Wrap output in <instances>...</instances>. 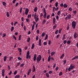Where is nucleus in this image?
I'll list each match as a JSON object with an SVG mask.
<instances>
[{"label":"nucleus","mask_w":78,"mask_h":78,"mask_svg":"<svg viewBox=\"0 0 78 78\" xmlns=\"http://www.w3.org/2000/svg\"><path fill=\"white\" fill-rule=\"evenodd\" d=\"M41 58L42 56L41 55H39L38 56L37 58V63H39V62L41 61Z\"/></svg>","instance_id":"1"},{"label":"nucleus","mask_w":78,"mask_h":78,"mask_svg":"<svg viewBox=\"0 0 78 78\" xmlns=\"http://www.w3.org/2000/svg\"><path fill=\"white\" fill-rule=\"evenodd\" d=\"M27 59H30L31 58V55H30V51H28L27 53V56H26Z\"/></svg>","instance_id":"2"},{"label":"nucleus","mask_w":78,"mask_h":78,"mask_svg":"<svg viewBox=\"0 0 78 78\" xmlns=\"http://www.w3.org/2000/svg\"><path fill=\"white\" fill-rule=\"evenodd\" d=\"M72 27L74 29H75L76 27V22L73 21L72 23Z\"/></svg>","instance_id":"3"},{"label":"nucleus","mask_w":78,"mask_h":78,"mask_svg":"<svg viewBox=\"0 0 78 78\" xmlns=\"http://www.w3.org/2000/svg\"><path fill=\"white\" fill-rule=\"evenodd\" d=\"M43 12L44 13V15L43 17L44 19H45L47 16V13H46V11H45V8H43Z\"/></svg>","instance_id":"4"},{"label":"nucleus","mask_w":78,"mask_h":78,"mask_svg":"<svg viewBox=\"0 0 78 78\" xmlns=\"http://www.w3.org/2000/svg\"><path fill=\"white\" fill-rule=\"evenodd\" d=\"M29 12V9H26L25 11V14L26 15H27V14H28Z\"/></svg>","instance_id":"5"},{"label":"nucleus","mask_w":78,"mask_h":78,"mask_svg":"<svg viewBox=\"0 0 78 78\" xmlns=\"http://www.w3.org/2000/svg\"><path fill=\"white\" fill-rule=\"evenodd\" d=\"M2 75L3 77H4L5 76V69L2 70Z\"/></svg>","instance_id":"6"},{"label":"nucleus","mask_w":78,"mask_h":78,"mask_svg":"<svg viewBox=\"0 0 78 78\" xmlns=\"http://www.w3.org/2000/svg\"><path fill=\"white\" fill-rule=\"evenodd\" d=\"M70 67L71 69H73L75 68V66L72 64H71L70 65Z\"/></svg>","instance_id":"7"},{"label":"nucleus","mask_w":78,"mask_h":78,"mask_svg":"<svg viewBox=\"0 0 78 78\" xmlns=\"http://www.w3.org/2000/svg\"><path fill=\"white\" fill-rule=\"evenodd\" d=\"M36 58H37V55H36V54H35L34 57V61H36Z\"/></svg>","instance_id":"8"},{"label":"nucleus","mask_w":78,"mask_h":78,"mask_svg":"<svg viewBox=\"0 0 78 78\" xmlns=\"http://www.w3.org/2000/svg\"><path fill=\"white\" fill-rule=\"evenodd\" d=\"M41 42H42V40L41 39H39V46H41L42 45Z\"/></svg>","instance_id":"9"},{"label":"nucleus","mask_w":78,"mask_h":78,"mask_svg":"<svg viewBox=\"0 0 78 78\" xmlns=\"http://www.w3.org/2000/svg\"><path fill=\"white\" fill-rule=\"evenodd\" d=\"M78 37V34L76 32H75L74 34V37L75 38H76Z\"/></svg>","instance_id":"10"},{"label":"nucleus","mask_w":78,"mask_h":78,"mask_svg":"<svg viewBox=\"0 0 78 78\" xmlns=\"http://www.w3.org/2000/svg\"><path fill=\"white\" fill-rule=\"evenodd\" d=\"M31 72V69H29L28 70V72L27 73V75H30V73Z\"/></svg>","instance_id":"11"},{"label":"nucleus","mask_w":78,"mask_h":78,"mask_svg":"<svg viewBox=\"0 0 78 78\" xmlns=\"http://www.w3.org/2000/svg\"><path fill=\"white\" fill-rule=\"evenodd\" d=\"M50 60H51V56L50 55H49L48 59V62H50Z\"/></svg>","instance_id":"12"},{"label":"nucleus","mask_w":78,"mask_h":78,"mask_svg":"<svg viewBox=\"0 0 78 78\" xmlns=\"http://www.w3.org/2000/svg\"><path fill=\"white\" fill-rule=\"evenodd\" d=\"M45 32H43L42 34H41V36L42 37H44L45 36Z\"/></svg>","instance_id":"13"},{"label":"nucleus","mask_w":78,"mask_h":78,"mask_svg":"<svg viewBox=\"0 0 78 78\" xmlns=\"http://www.w3.org/2000/svg\"><path fill=\"white\" fill-rule=\"evenodd\" d=\"M34 19L35 20L36 22H37L39 20V18L37 17L36 18H34Z\"/></svg>","instance_id":"14"},{"label":"nucleus","mask_w":78,"mask_h":78,"mask_svg":"<svg viewBox=\"0 0 78 78\" xmlns=\"http://www.w3.org/2000/svg\"><path fill=\"white\" fill-rule=\"evenodd\" d=\"M67 6H68V5L66 4H64L63 5V7L65 8H67Z\"/></svg>","instance_id":"15"},{"label":"nucleus","mask_w":78,"mask_h":78,"mask_svg":"<svg viewBox=\"0 0 78 78\" xmlns=\"http://www.w3.org/2000/svg\"><path fill=\"white\" fill-rule=\"evenodd\" d=\"M46 75L48 78H49L50 77V75H49V73H46Z\"/></svg>","instance_id":"16"},{"label":"nucleus","mask_w":78,"mask_h":78,"mask_svg":"<svg viewBox=\"0 0 78 78\" xmlns=\"http://www.w3.org/2000/svg\"><path fill=\"white\" fill-rule=\"evenodd\" d=\"M20 78V75H16L15 76V78Z\"/></svg>","instance_id":"17"},{"label":"nucleus","mask_w":78,"mask_h":78,"mask_svg":"<svg viewBox=\"0 0 78 78\" xmlns=\"http://www.w3.org/2000/svg\"><path fill=\"white\" fill-rule=\"evenodd\" d=\"M78 56L77 57L76 56L75 57H74L72 59V60H74V59H78Z\"/></svg>","instance_id":"18"},{"label":"nucleus","mask_w":78,"mask_h":78,"mask_svg":"<svg viewBox=\"0 0 78 78\" xmlns=\"http://www.w3.org/2000/svg\"><path fill=\"white\" fill-rule=\"evenodd\" d=\"M53 22L54 24L55 23V22H56V19L55 18H53Z\"/></svg>","instance_id":"19"},{"label":"nucleus","mask_w":78,"mask_h":78,"mask_svg":"<svg viewBox=\"0 0 78 78\" xmlns=\"http://www.w3.org/2000/svg\"><path fill=\"white\" fill-rule=\"evenodd\" d=\"M54 55H55V52L53 51L51 52V56H53Z\"/></svg>","instance_id":"20"},{"label":"nucleus","mask_w":78,"mask_h":78,"mask_svg":"<svg viewBox=\"0 0 78 78\" xmlns=\"http://www.w3.org/2000/svg\"><path fill=\"white\" fill-rule=\"evenodd\" d=\"M2 4L3 6H5V7H6V3L5 2H3Z\"/></svg>","instance_id":"21"},{"label":"nucleus","mask_w":78,"mask_h":78,"mask_svg":"<svg viewBox=\"0 0 78 78\" xmlns=\"http://www.w3.org/2000/svg\"><path fill=\"white\" fill-rule=\"evenodd\" d=\"M33 72H34L36 71V68H35V66H33Z\"/></svg>","instance_id":"22"},{"label":"nucleus","mask_w":78,"mask_h":78,"mask_svg":"<svg viewBox=\"0 0 78 78\" xmlns=\"http://www.w3.org/2000/svg\"><path fill=\"white\" fill-rule=\"evenodd\" d=\"M45 23H46V20H43L42 22L43 25H44V24H45Z\"/></svg>","instance_id":"23"},{"label":"nucleus","mask_w":78,"mask_h":78,"mask_svg":"<svg viewBox=\"0 0 78 78\" xmlns=\"http://www.w3.org/2000/svg\"><path fill=\"white\" fill-rule=\"evenodd\" d=\"M7 57L6 56H4V61H6Z\"/></svg>","instance_id":"24"},{"label":"nucleus","mask_w":78,"mask_h":78,"mask_svg":"<svg viewBox=\"0 0 78 78\" xmlns=\"http://www.w3.org/2000/svg\"><path fill=\"white\" fill-rule=\"evenodd\" d=\"M14 27L12 26L11 27V31H13V30H14Z\"/></svg>","instance_id":"25"},{"label":"nucleus","mask_w":78,"mask_h":78,"mask_svg":"<svg viewBox=\"0 0 78 78\" xmlns=\"http://www.w3.org/2000/svg\"><path fill=\"white\" fill-rule=\"evenodd\" d=\"M37 7H35L34 9V12H36L37 11Z\"/></svg>","instance_id":"26"},{"label":"nucleus","mask_w":78,"mask_h":78,"mask_svg":"<svg viewBox=\"0 0 78 78\" xmlns=\"http://www.w3.org/2000/svg\"><path fill=\"white\" fill-rule=\"evenodd\" d=\"M18 50L19 51L20 53H21V52H22V49H21L20 48H19L18 49Z\"/></svg>","instance_id":"27"},{"label":"nucleus","mask_w":78,"mask_h":78,"mask_svg":"<svg viewBox=\"0 0 78 78\" xmlns=\"http://www.w3.org/2000/svg\"><path fill=\"white\" fill-rule=\"evenodd\" d=\"M17 70H16L15 71H14V73H13V74H14V75H16V74H17Z\"/></svg>","instance_id":"28"},{"label":"nucleus","mask_w":78,"mask_h":78,"mask_svg":"<svg viewBox=\"0 0 78 78\" xmlns=\"http://www.w3.org/2000/svg\"><path fill=\"white\" fill-rule=\"evenodd\" d=\"M64 54H63L61 56L60 59H62L63 58H64Z\"/></svg>","instance_id":"29"},{"label":"nucleus","mask_w":78,"mask_h":78,"mask_svg":"<svg viewBox=\"0 0 78 78\" xmlns=\"http://www.w3.org/2000/svg\"><path fill=\"white\" fill-rule=\"evenodd\" d=\"M48 38V35L46 34V37L44 38L45 40H47V39Z\"/></svg>","instance_id":"30"},{"label":"nucleus","mask_w":78,"mask_h":78,"mask_svg":"<svg viewBox=\"0 0 78 78\" xmlns=\"http://www.w3.org/2000/svg\"><path fill=\"white\" fill-rule=\"evenodd\" d=\"M68 19H70V18H71V15H68V16H67Z\"/></svg>","instance_id":"31"},{"label":"nucleus","mask_w":78,"mask_h":78,"mask_svg":"<svg viewBox=\"0 0 78 78\" xmlns=\"http://www.w3.org/2000/svg\"><path fill=\"white\" fill-rule=\"evenodd\" d=\"M6 16L7 17H8L9 16V12H6Z\"/></svg>","instance_id":"32"},{"label":"nucleus","mask_w":78,"mask_h":78,"mask_svg":"<svg viewBox=\"0 0 78 78\" xmlns=\"http://www.w3.org/2000/svg\"><path fill=\"white\" fill-rule=\"evenodd\" d=\"M13 38L14 39L15 41H16V40H17V38H16V36H15V35H13Z\"/></svg>","instance_id":"33"},{"label":"nucleus","mask_w":78,"mask_h":78,"mask_svg":"<svg viewBox=\"0 0 78 78\" xmlns=\"http://www.w3.org/2000/svg\"><path fill=\"white\" fill-rule=\"evenodd\" d=\"M13 59V57H11V56L9 57V59L10 61H11V59Z\"/></svg>","instance_id":"34"},{"label":"nucleus","mask_w":78,"mask_h":78,"mask_svg":"<svg viewBox=\"0 0 78 78\" xmlns=\"http://www.w3.org/2000/svg\"><path fill=\"white\" fill-rule=\"evenodd\" d=\"M57 27V25L55 24L53 27V29H55Z\"/></svg>","instance_id":"35"},{"label":"nucleus","mask_w":78,"mask_h":78,"mask_svg":"<svg viewBox=\"0 0 78 78\" xmlns=\"http://www.w3.org/2000/svg\"><path fill=\"white\" fill-rule=\"evenodd\" d=\"M71 43V41L70 40L68 41H67V44H70Z\"/></svg>","instance_id":"36"},{"label":"nucleus","mask_w":78,"mask_h":78,"mask_svg":"<svg viewBox=\"0 0 78 78\" xmlns=\"http://www.w3.org/2000/svg\"><path fill=\"white\" fill-rule=\"evenodd\" d=\"M34 44H33L32 45L31 49H33V48H34Z\"/></svg>","instance_id":"37"},{"label":"nucleus","mask_w":78,"mask_h":78,"mask_svg":"<svg viewBox=\"0 0 78 78\" xmlns=\"http://www.w3.org/2000/svg\"><path fill=\"white\" fill-rule=\"evenodd\" d=\"M55 7H57L58 6V2H56L55 3Z\"/></svg>","instance_id":"38"},{"label":"nucleus","mask_w":78,"mask_h":78,"mask_svg":"<svg viewBox=\"0 0 78 78\" xmlns=\"http://www.w3.org/2000/svg\"><path fill=\"white\" fill-rule=\"evenodd\" d=\"M30 38L29 37L27 38V42H30Z\"/></svg>","instance_id":"39"},{"label":"nucleus","mask_w":78,"mask_h":78,"mask_svg":"<svg viewBox=\"0 0 78 78\" xmlns=\"http://www.w3.org/2000/svg\"><path fill=\"white\" fill-rule=\"evenodd\" d=\"M38 16L36 15V13H34V18H36V17H38Z\"/></svg>","instance_id":"40"},{"label":"nucleus","mask_w":78,"mask_h":78,"mask_svg":"<svg viewBox=\"0 0 78 78\" xmlns=\"http://www.w3.org/2000/svg\"><path fill=\"white\" fill-rule=\"evenodd\" d=\"M5 36H6V34L4 33L2 35V37H5Z\"/></svg>","instance_id":"41"},{"label":"nucleus","mask_w":78,"mask_h":78,"mask_svg":"<svg viewBox=\"0 0 78 78\" xmlns=\"http://www.w3.org/2000/svg\"><path fill=\"white\" fill-rule=\"evenodd\" d=\"M34 25H33L32 27V30L33 31L34 30Z\"/></svg>","instance_id":"42"},{"label":"nucleus","mask_w":78,"mask_h":78,"mask_svg":"<svg viewBox=\"0 0 78 78\" xmlns=\"http://www.w3.org/2000/svg\"><path fill=\"white\" fill-rule=\"evenodd\" d=\"M19 4V3L18 2H16V4L15 5V6L16 7H17V6H18V5Z\"/></svg>","instance_id":"43"},{"label":"nucleus","mask_w":78,"mask_h":78,"mask_svg":"<svg viewBox=\"0 0 78 78\" xmlns=\"http://www.w3.org/2000/svg\"><path fill=\"white\" fill-rule=\"evenodd\" d=\"M20 66L21 67H23L24 66V63H22L20 65Z\"/></svg>","instance_id":"44"},{"label":"nucleus","mask_w":78,"mask_h":78,"mask_svg":"<svg viewBox=\"0 0 78 78\" xmlns=\"http://www.w3.org/2000/svg\"><path fill=\"white\" fill-rule=\"evenodd\" d=\"M18 23V22H15L14 25V26H16V24H17Z\"/></svg>","instance_id":"45"},{"label":"nucleus","mask_w":78,"mask_h":78,"mask_svg":"<svg viewBox=\"0 0 78 78\" xmlns=\"http://www.w3.org/2000/svg\"><path fill=\"white\" fill-rule=\"evenodd\" d=\"M49 74H51V73H53V71H50L49 72Z\"/></svg>","instance_id":"46"},{"label":"nucleus","mask_w":78,"mask_h":78,"mask_svg":"<svg viewBox=\"0 0 78 78\" xmlns=\"http://www.w3.org/2000/svg\"><path fill=\"white\" fill-rule=\"evenodd\" d=\"M47 44V42L45 41L44 42V45H46Z\"/></svg>","instance_id":"47"},{"label":"nucleus","mask_w":78,"mask_h":78,"mask_svg":"<svg viewBox=\"0 0 78 78\" xmlns=\"http://www.w3.org/2000/svg\"><path fill=\"white\" fill-rule=\"evenodd\" d=\"M56 7H53V12H55V10H56Z\"/></svg>","instance_id":"48"},{"label":"nucleus","mask_w":78,"mask_h":78,"mask_svg":"<svg viewBox=\"0 0 78 78\" xmlns=\"http://www.w3.org/2000/svg\"><path fill=\"white\" fill-rule=\"evenodd\" d=\"M62 75V72H60L59 73V76H61V75Z\"/></svg>","instance_id":"49"},{"label":"nucleus","mask_w":78,"mask_h":78,"mask_svg":"<svg viewBox=\"0 0 78 78\" xmlns=\"http://www.w3.org/2000/svg\"><path fill=\"white\" fill-rule=\"evenodd\" d=\"M31 17V14L27 16L28 18H30V17Z\"/></svg>","instance_id":"50"},{"label":"nucleus","mask_w":78,"mask_h":78,"mask_svg":"<svg viewBox=\"0 0 78 78\" xmlns=\"http://www.w3.org/2000/svg\"><path fill=\"white\" fill-rule=\"evenodd\" d=\"M22 8H20V12L21 13L22 12Z\"/></svg>","instance_id":"51"},{"label":"nucleus","mask_w":78,"mask_h":78,"mask_svg":"<svg viewBox=\"0 0 78 78\" xmlns=\"http://www.w3.org/2000/svg\"><path fill=\"white\" fill-rule=\"evenodd\" d=\"M60 12H61V11L59 10L58 11L57 13V15H59L60 14Z\"/></svg>","instance_id":"52"},{"label":"nucleus","mask_w":78,"mask_h":78,"mask_svg":"<svg viewBox=\"0 0 78 78\" xmlns=\"http://www.w3.org/2000/svg\"><path fill=\"white\" fill-rule=\"evenodd\" d=\"M58 30H57L55 32V34H58Z\"/></svg>","instance_id":"53"},{"label":"nucleus","mask_w":78,"mask_h":78,"mask_svg":"<svg viewBox=\"0 0 78 78\" xmlns=\"http://www.w3.org/2000/svg\"><path fill=\"white\" fill-rule=\"evenodd\" d=\"M18 59L19 60H22V58H21L20 57H18Z\"/></svg>","instance_id":"54"},{"label":"nucleus","mask_w":78,"mask_h":78,"mask_svg":"<svg viewBox=\"0 0 78 78\" xmlns=\"http://www.w3.org/2000/svg\"><path fill=\"white\" fill-rule=\"evenodd\" d=\"M51 17H54V16H55V14L54 13H53L51 15Z\"/></svg>","instance_id":"55"},{"label":"nucleus","mask_w":78,"mask_h":78,"mask_svg":"<svg viewBox=\"0 0 78 78\" xmlns=\"http://www.w3.org/2000/svg\"><path fill=\"white\" fill-rule=\"evenodd\" d=\"M60 6L62 7H63V6H64V4H63V3H61L60 4Z\"/></svg>","instance_id":"56"},{"label":"nucleus","mask_w":78,"mask_h":78,"mask_svg":"<svg viewBox=\"0 0 78 78\" xmlns=\"http://www.w3.org/2000/svg\"><path fill=\"white\" fill-rule=\"evenodd\" d=\"M64 44H66V43H67V40H64Z\"/></svg>","instance_id":"57"},{"label":"nucleus","mask_w":78,"mask_h":78,"mask_svg":"<svg viewBox=\"0 0 78 78\" xmlns=\"http://www.w3.org/2000/svg\"><path fill=\"white\" fill-rule=\"evenodd\" d=\"M56 19L57 20H58V19H59V16H56Z\"/></svg>","instance_id":"58"},{"label":"nucleus","mask_w":78,"mask_h":78,"mask_svg":"<svg viewBox=\"0 0 78 78\" xmlns=\"http://www.w3.org/2000/svg\"><path fill=\"white\" fill-rule=\"evenodd\" d=\"M60 35H59V34H58V35L57 36V37H56V38H57V39H58V38H59V36Z\"/></svg>","instance_id":"59"},{"label":"nucleus","mask_w":78,"mask_h":78,"mask_svg":"<svg viewBox=\"0 0 78 78\" xmlns=\"http://www.w3.org/2000/svg\"><path fill=\"white\" fill-rule=\"evenodd\" d=\"M69 11H72V8H71V7L69 8Z\"/></svg>","instance_id":"60"},{"label":"nucleus","mask_w":78,"mask_h":78,"mask_svg":"<svg viewBox=\"0 0 78 78\" xmlns=\"http://www.w3.org/2000/svg\"><path fill=\"white\" fill-rule=\"evenodd\" d=\"M58 69H59V68L58 67H56V68L55 69V70L56 71H57V70H58Z\"/></svg>","instance_id":"61"},{"label":"nucleus","mask_w":78,"mask_h":78,"mask_svg":"<svg viewBox=\"0 0 78 78\" xmlns=\"http://www.w3.org/2000/svg\"><path fill=\"white\" fill-rule=\"evenodd\" d=\"M37 34H39V30H37Z\"/></svg>","instance_id":"62"},{"label":"nucleus","mask_w":78,"mask_h":78,"mask_svg":"<svg viewBox=\"0 0 78 78\" xmlns=\"http://www.w3.org/2000/svg\"><path fill=\"white\" fill-rule=\"evenodd\" d=\"M23 22H22L21 23V26L22 27H23Z\"/></svg>","instance_id":"63"},{"label":"nucleus","mask_w":78,"mask_h":78,"mask_svg":"<svg viewBox=\"0 0 78 78\" xmlns=\"http://www.w3.org/2000/svg\"><path fill=\"white\" fill-rule=\"evenodd\" d=\"M16 1V0H13L12 3H15V2Z\"/></svg>","instance_id":"64"}]
</instances>
